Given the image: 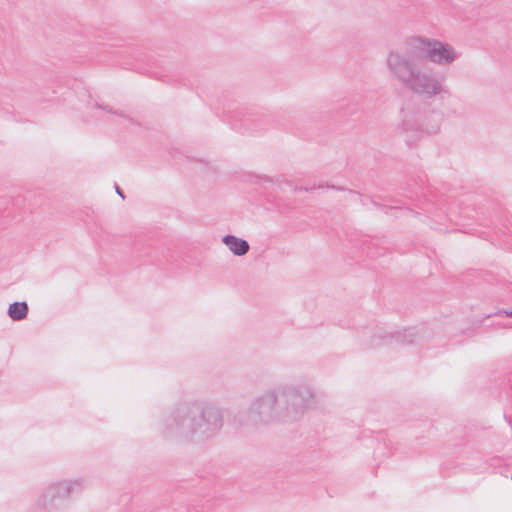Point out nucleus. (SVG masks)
<instances>
[{
	"label": "nucleus",
	"mask_w": 512,
	"mask_h": 512,
	"mask_svg": "<svg viewBox=\"0 0 512 512\" xmlns=\"http://www.w3.org/2000/svg\"><path fill=\"white\" fill-rule=\"evenodd\" d=\"M458 58L455 49L448 43L422 36L410 37L403 49L391 50L387 56V67L393 78L402 87L425 98L446 93L444 77L439 78L431 69H424L426 62L446 66Z\"/></svg>",
	"instance_id": "1"
},
{
	"label": "nucleus",
	"mask_w": 512,
	"mask_h": 512,
	"mask_svg": "<svg viewBox=\"0 0 512 512\" xmlns=\"http://www.w3.org/2000/svg\"><path fill=\"white\" fill-rule=\"evenodd\" d=\"M224 425V411L214 402H177L163 417L160 431L167 439L205 443L217 437Z\"/></svg>",
	"instance_id": "2"
},
{
	"label": "nucleus",
	"mask_w": 512,
	"mask_h": 512,
	"mask_svg": "<svg viewBox=\"0 0 512 512\" xmlns=\"http://www.w3.org/2000/svg\"><path fill=\"white\" fill-rule=\"evenodd\" d=\"M313 399L307 385H280L254 398L247 416L255 425L288 423L300 419Z\"/></svg>",
	"instance_id": "3"
},
{
	"label": "nucleus",
	"mask_w": 512,
	"mask_h": 512,
	"mask_svg": "<svg viewBox=\"0 0 512 512\" xmlns=\"http://www.w3.org/2000/svg\"><path fill=\"white\" fill-rule=\"evenodd\" d=\"M85 487L83 477L51 482L43 489L36 506L46 512L63 511L69 508L72 498L80 495Z\"/></svg>",
	"instance_id": "4"
},
{
	"label": "nucleus",
	"mask_w": 512,
	"mask_h": 512,
	"mask_svg": "<svg viewBox=\"0 0 512 512\" xmlns=\"http://www.w3.org/2000/svg\"><path fill=\"white\" fill-rule=\"evenodd\" d=\"M87 105L91 110H95L93 115L100 120L110 121L114 117L126 118L124 110L115 108L114 106L105 103L100 98H93L89 96Z\"/></svg>",
	"instance_id": "5"
},
{
	"label": "nucleus",
	"mask_w": 512,
	"mask_h": 512,
	"mask_svg": "<svg viewBox=\"0 0 512 512\" xmlns=\"http://www.w3.org/2000/svg\"><path fill=\"white\" fill-rule=\"evenodd\" d=\"M403 120L402 128L405 132L430 133L431 131L424 123V117L421 114H414L406 109H402Z\"/></svg>",
	"instance_id": "6"
},
{
	"label": "nucleus",
	"mask_w": 512,
	"mask_h": 512,
	"mask_svg": "<svg viewBox=\"0 0 512 512\" xmlns=\"http://www.w3.org/2000/svg\"><path fill=\"white\" fill-rule=\"evenodd\" d=\"M375 337L382 340L390 339L391 341L402 345H410L415 342L417 332L415 328H406L403 331L391 332L385 335L377 332L375 333Z\"/></svg>",
	"instance_id": "7"
},
{
	"label": "nucleus",
	"mask_w": 512,
	"mask_h": 512,
	"mask_svg": "<svg viewBox=\"0 0 512 512\" xmlns=\"http://www.w3.org/2000/svg\"><path fill=\"white\" fill-rule=\"evenodd\" d=\"M222 243L225 244L235 256H244L250 249L247 240L232 234L224 235L222 237Z\"/></svg>",
	"instance_id": "8"
},
{
	"label": "nucleus",
	"mask_w": 512,
	"mask_h": 512,
	"mask_svg": "<svg viewBox=\"0 0 512 512\" xmlns=\"http://www.w3.org/2000/svg\"><path fill=\"white\" fill-rule=\"evenodd\" d=\"M28 312V304L25 301H22L10 304L7 314L14 321H21L27 317Z\"/></svg>",
	"instance_id": "9"
},
{
	"label": "nucleus",
	"mask_w": 512,
	"mask_h": 512,
	"mask_svg": "<svg viewBox=\"0 0 512 512\" xmlns=\"http://www.w3.org/2000/svg\"><path fill=\"white\" fill-rule=\"evenodd\" d=\"M259 116V113L247 112L240 119L241 124L245 126L246 129H262L264 128L263 125L257 123L260 120Z\"/></svg>",
	"instance_id": "10"
},
{
	"label": "nucleus",
	"mask_w": 512,
	"mask_h": 512,
	"mask_svg": "<svg viewBox=\"0 0 512 512\" xmlns=\"http://www.w3.org/2000/svg\"><path fill=\"white\" fill-rule=\"evenodd\" d=\"M254 178H255L254 183H256V184H260L261 182H266V183H270V184L275 183L274 179L272 177H269V176L257 175Z\"/></svg>",
	"instance_id": "11"
},
{
	"label": "nucleus",
	"mask_w": 512,
	"mask_h": 512,
	"mask_svg": "<svg viewBox=\"0 0 512 512\" xmlns=\"http://www.w3.org/2000/svg\"><path fill=\"white\" fill-rule=\"evenodd\" d=\"M330 188V189H333V190H337V191H346L347 189L342 187V186H336V185H333V184H328V183H322V184H319L317 186V188Z\"/></svg>",
	"instance_id": "12"
},
{
	"label": "nucleus",
	"mask_w": 512,
	"mask_h": 512,
	"mask_svg": "<svg viewBox=\"0 0 512 512\" xmlns=\"http://www.w3.org/2000/svg\"><path fill=\"white\" fill-rule=\"evenodd\" d=\"M115 192L124 200L126 198L124 191L119 187L117 183L114 184Z\"/></svg>",
	"instance_id": "13"
},
{
	"label": "nucleus",
	"mask_w": 512,
	"mask_h": 512,
	"mask_svg": "<svg viewBox=\"0 0 512 512\" xmlns=\"http://www.w3.org/2000/svg\"><path fill=\"white\" fill-rule=\"evenodd\" d=\"M294 189L295 190H299V191L309 192V191H312V190L316 189V187L315 186H313V187H304V186L298 187V186H295Z\"/></svg>",
	"instance_id": "14"
},
{
	"label": "nucleus",
	"mask_w": 512,
	"mask_h": 512,
	"mask_svg": "<svg viewBox=\"0 0 512 512\" xmlns=\"http://www.w3.org/2000/svg\"><path fill=\"white\" fill-rule=\"evenodd\" d=\"M502 314H504V315H505V316H507V317H512V308H511V309H509V310H501V311H498V312L496 313V315H498V316H499V315H502Z\"/></svg>",
	"instance_id": "15"
},
{
	"label": "nucleus",
	"mask_w": 512,
	"mask_h": 512,
	"mask_svg": "<svg viewBox=\"0 0 512 512\" xmlns=\"http://www.w3.org/2000/svg\"><path fill=\"white\" fill-rule=\"evenodd\" d=\"M383 254H384V253H383V249H381V251H375V252H374V251H370V252H369V255H370L371 257H376V256L383 255Z\"/></svg>",
	"instance_id": "16"
},
{
	"label": "nucleus",
	"mask_w": 512,
	"mask_h": 512,
	"mask_svg": "<svg viewBox=\"0 0 512 512\" xmlns=\"http://www.w3.org/2000/svg\"><path fill=\"white\" fill-rule=\"evenodd\" d=\"M373 205L376 206L377 208H388V206H383L381 204H378L377 202L375 201H372ZM393 207L392 206H389V209H392Z\"/></svg>",
	"instance_id": "17"
},
{
	"label": "nucleus",
	"mask_w": 512,
	"mask_h": 512,
	"mask_svg": "<svg viewBox=\"0 0 512 512\" xmlns=\"http://www.w3.org/2000/svg\"><path fill=\"white\" fill-rule=\"evenodd\" d=\"M348 192H349V193H351V194H358V195H360V196H361V194H360V193H358V192H356V191H354V190H352V189H348Z\"/></svg>",
	"instance_id": "18"
},
{
	"label": "nucleus",
	"mask_w": 512,
	"mask_h": 512,
	"mask_svg": "<svg viewBox=\"0 0 512 512\" xmlns=\"http://www.w3.org/2000/svg\"><path fill=\"white\" fill-rule=\"evenodd\" d=\"M285 183H286L287 185L291 186V187L293 186V182H292V181L286 180V181H285Z\"/></svg>",
	"instance_id": "19"
},
{
	"label": "nucleus",
	"mask_w": 512,
	"mask_h": 512,
	"mask_svg": "<svg viewBox=\"0 0 512 512\" xmlns=\"http://www.w3.org/2000/svg\"><path fill=\"white\" fill-rule=\"evenodd\" d=\"M371 245H372V242H369L368 244V249L371 250Z\"/></svg>",
	"instance_id": "20"
},
{
	"label": "nucleus",
	"mask_w": 512,
	"mask_h": 512,
	"mask_svg": "<svg viewBox=\"0 0 512 512\" xmlns=\"http://www.w3.org/2000/svg\"><path fill=\"white\" fill-rule=\"evenodd\" d=\"M511 480H512V474H511Z\"/></svg>",
	"instance_id": "21"
}]
</instances>
